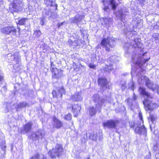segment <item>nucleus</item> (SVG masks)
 Returning a JSON list of instances; mask_svg holds the SVG:
<instances>
[{"instance_id":"nucleus-26","label":"nucleus","mask_w":159,"mask_h":159,"mask_svg":"<svg viewBox=\"0 0 159 159\" xmlns=\"http://www.w3.org/2000/svg\"><path fill=\"white\" fill-rule=\"evenodd\" d=\"M141 39H139L136 38L134 39V43L132 47L134 48H139L141 47V43H140Z\"/></svg>"},{"instance_id":"nucleus-52","label":"nucleus","mask_w":159,"mask_h":159,"mask_svg":"<svg viewBox=\"0 0 159 159\" xmlns=\"http://www.w3.org/2000/svg\"><path fill=\"white\" fill-rule=\"evenodd\" d=\"M43 159H47V158H46V157L43 156Z\"/></svg>"},{"instance_id":"nucleus-42","label":"nucleus","mask_w":159,"mask_h":159,"mask_svg":"<svg viewBox=\"0 0 159 159\" xmlns=\"http://www.w3.org/2000/svg\"><path fill=\"white\" fill-rule=\"evenodd\" d=\"M89 67L91 68L95 69V66L94 64L90 63L89 65Z\"/></svg>"},{"instance_id":"nucleus-34","label":"nucleus","mask_w":159,"mask_h":159,"mask_svg":"<svg viewBox=\"0 0 159 159\" xmlns=\"http://www.w3.org/2000/svg\"><path fill=\"white\" fill-rule=\"evenodd\" d=\"M41 34V32L39 30H37L34 33V35L37 37H39Z\"/></svg>"},{"instance_id":"nucleus-19","label":"nucleus","mask_w":159,"mask_h":159,"mask_svg":"<svg viewBox=\"0 0 159 159\" xmlns=\"http://www.w3.org/2000/svg\"><path fill=\"white\" fill-rule=\"evenodd\" d=\"M98 84L100 86L104 89L107 88V81L106 79L105 78H102L98 79Z\"/></svg>"},{"instance_id":"nucleus-23","label":"nucleus","mask_w":159,"mask_h":159,"mask_svg":"<svg viewBox=\"0 0 159 159\" xmlns=\"http://www.w3.org/2000/svg\"><path fill=\"white\" fill-rule=\"evenodd\" d=\"M32 125V122H29L24 125L23 129L25 133H23L25 134L29 132L31 130Z\"/></svg>"},{"instance_id":"nucleus-21","label":"nucleus","mask_w":159,"mask_h":159,"mask_svg":"<svg viewBox=\"0 0 159 159\" xmlns=\"http://www.w3.org/2000/svg\"><path fill=\"white\" fill-rule=\"evenodd\" d=\"M53 121L54 122L53 126L57 129L60 128L63 126V124L62 122L55 117L53 118Z\"/></svg>"},{"instance_id":"nucleus-40","label":"nucleus","mask_w":159,"mask_h":159,"mask_svg":"<svg viewBox=\"0 0 159 159\" xmlns=\"http://www.w3.org/2000/svg\"><path fill=\"white\" fill-rule=\"evenodd\" d=\"M50 12V11H47L46 10H44L43 12V14H44L45 13V15L46 16L49 15Z\"/></svg>"},{"instance_id":"nucleus-15","label":"nucleus","mask_w":159,"mask_h":159,"mask_svg":"<svg viewBox=\"0 0 159 159\" xmlns=\"http://www.w3.org/2000/svg\"><path fill=\"white\" fill-rule=\"evenodd\" d=\"M89 138L90 139L95 141H96L98 138L99 140H102L103 139L102 133L100 132L97 133L93 131L90 134Z\"/></svg>"},{"instance_id":"nucleus-13","label":"nucleus","mask_w":159,"mask_h":159,"mask_svg":"<svg viewBox=\"0 0 159 159\" xmlns=\"http://www.w3.org/2000/svg\"><path fill=\"white\" fill-rule=\"evenodd\" d=\"M84 17V16L82 13H77L75 17L71 18L70 20L71 22L78 25L82 23Z\"/></svg>"},{"instance_id":"nucleus-58","label":"nucleus","mask_w":159,"mask_h":159,"mask_svg":"<svg viewBox=\"0 0 159 159\" xmlns=\"http://www.w3.org/2000/svg\"><path fill=\"white\" fill-rule=\"evenodd\" d=\"M1 147H2H2H3V146H1Z\"/></svg>"},{"instance_id":"nucleus-53","label":"nucleus","mask_w":159,"mask_h":159,"mask_svg":"<svg viewBox=\"0 0 159 159\" xmlns=\"http://www.w3.org/2000/svg\"><path fill=\"white\" fill-rule=\"evenodd\" d=\"M3 84V82L1 83L0 84V86H2V85Z\"/></svg>"},{"instance_id":"nucleus-20","label":"nucleus","mask_w":159,"mask_h":159,"mask_svg":"<svg viewBox=\"0 0 159 159\" xmlns=\"http://www.w3.org/2000/svg\"><path fill=\"white\" fill-rule=\"evenodd\" d=\"M110 61H107V63L106 64L105 67L104 68V70L105 72H110L113 69V62L110 61V59H109Z\"/></svg>"},{"instance_id":"nucleus-55","label":"nucleus","mask_w":159,"mask_h":159,"mask_svg":"<svg viewBox=\"0 0 159 159\" xmlns=\"http://www.w3.org/2000/svg\"><path fill=\"white\" fill-rule=\"evenodd\" d=\"M125 33L126 34H127V32H126L125 31Z\"/></svg>"},{"instance_id":"nucleus-10","label":"nucleus","mask_w":159,"mask_h":159,"mask_svg":"<svg viewBox=\"0 0 159 159\" xmlns=\"http://www.w3.org/2000/svg\"><path fill=\"white\" fill-rule=\"evenodd\" d=\"M92 100L95 103V106L98 110H100L103 104L104 103L105 100L102 98H100L98 94H95L92 97Z\"/></svg>"},{"instance_id":"nucleus-2","label":"nucleus","mask_w":159,"mask_h":159,"mask_svg":"<svg viewBox=\"0 0 159 159\" xmlns=\"http://www.w3.org/2000/svg\"><path fill=\"white\" fill-rule=\"evenodd\" d=\"M102 3L103 6L102 9L105 14L110 12V10L109 6H110L111 9L115 11L118 5L115 0H103Z\"/></svg>"},{"instance_id":"nucleus-22","label":"nucleus","mask_w":159,"mask_h":159,"mask_svg":"<svg viewBox=\"0 0 159 159\" xmlns=\"http://www.w3.org/2000/svg\"><path fill=\"white\" fill-rule=\"evenodd\" d=\"M129 11L125 7L121 8L120 11H119V16L120 18L122 20L124 18L125 15L127 14H125V12H128Z\"/></svg>"},{"instance_id":"nucleus-41","label":"nucleus","mask_w":159,"mask_h":159,"mask_svg":"<svg viewBox=\"0 0 159 159\" xmlns=\"http://www.w3.org/2000/svg\"><path fill=\"white\" fill-rule=\"evenodd\" d=\"M155 91L157 90V93H159V86L157 85H155Z\"/></svg>"},{"instance_id":"nucleus-39","label":"nucleus","mask_w":159,"mask_h":159,"mask_svg":"<svg viewBox=\"0 0 159 159\" xmlns=\"http://www.w3.org/2000/svg\"><path fill=\"white\" fill-rule=\"evenodd\" d=\"M72 46L73 48H75L76 46L79 45V42L78 40H75L73 41L72 43Z\"/></svg>"},{"instance_id":"nucleus-28","label":"nucleus","mask_w":159,"mask_h":159,"mask_svg":"<svg viewBox=\"0 0 159 159\" xmlns=\"http://www.w3.org/2000/svg\"><path fill=\"white\" fill-rule=\"evenodd\" d=\"M97 110H98L96 107L95 108L93 107H89V112L90 116H93L95 115Z\"/></svg>"},{"instance_id":"nucleus-33","label":"nucleus","mask_w":159,"mask_h":159,"mask_svg":"<svg viewBox=\"0 0 159 159\" xmlns=\"http://www.w3.org/2000/svg\"><path fill=\"white\" fill-rule=\"evenodd\" d=\"M129 87L131 90H134V83L133 82L131 81L129 84Z\"/></svg>"},{"instance_id":"nucleus-50","label":"nucleus","mask_w":159,"mask_h":159,"mask_svg":"<svg viewBox=\"0 0 159 159\" xmlns=\"http://www.w3.org/2000/svg\"><path fill=\"white\" fill-rule=\"evenodd\" d=\"M3 157L2 156V154L0 153V159H3Z\"/></svg>"},{"instance_id":"nucleus-1","label":"nucleus","mask_w":159,"mask_h":159,"mask_svg":"<svg viewBox=\"0 0 159 159\" xmlns=\"http://www.w3.org/2000/svg\"><path fill=\"white\" fill-rule=\"evenodd\" d=\"M139 92L140 93L143 95L145 98V100L143 101V104L145 107L146 110L152 111L154 109L158 107L157 104L152 103L150 99L152 98V96L148 92H146L145 88L140 87Z\"/></svg>"},{"instance_id":"nucleus-48","label":"nucleus","mask_w":159,"mask_h":159,"mask_svg":"<svg viewBox=\"0 0 159 159\" xmlns=\"http://www.w3.org/2000/svg\"><path fill=\"white\" fill-rule=\"evenodd\" d=\"M126 87L125 84H123L121 86V88L122 90H124Z\"/></svg>"},{"instance_id":"nucleus-3","label":"nucleus","mask_w":159,"mask_h":159,"mask_svg":"<svg viewBox=\"0 0 159 159\" xmlns=\"http://www.w3.org/2000/svg\"><path fill=\"white\" fill-rule=\"evenodd\" d=\"M114 38L108 37L107 38H104L102 40L101 44V46L105 49L106 51L109 52L110 48L109 47L113 48L115 46Z\"/></svg>"},{"instance_id":"nucleus-9","label":"nucleus","mask_w":159,"mask_h":159,"mask_svg":"<svg viewBox=\"0 0 159 159\" xmlns=\"http://www.w3.org/2000/svg\"><path fill=\"white\" fill-rule=\"evenodd\" d=\"M44 135V132L42 129H39L35 132H33L30 134L29 138L33 140H39L42 139Z\"/></svg>"},{"instance_id":"nucleus-16","label":"nucleus","mask_w":159,"mask_h":159,"mask_svg":"<svg viewBox=\"0 0 159 159\" xmlns=\"http://www.w3.org/2000/svg\"><path fill=\"white\" fill-rule=\"evenodd\" d=\"M65 91L63 87L59 88L56 90H53L52 92V94L54 97L57 98H61L62 94L65 93Z\"/></svg>"},{"instance_id":"nucleus-35","label":"nucleus","mask_w":159,"mask_h":159,"mask_svg":"<svg viewBox=\"0 0 159 159\" xmlns=\"http://www.w3.org/2000/svg\"><path fill=\"white\" fill-rule=\"evenodd\" d=\"M72 116L71 115L70 113H69L67 115H66L65 117V119L69 120L71 119Z\"/></svg>"},{"instance_id":"nucleus-11","label":"nucleus","mask_w":159,"mask_h":159,"mask_svg":"<svg viewBox=\"0 0 159 159\" xmlns=\"http://www.w3.org/2000/svg\"><path fill=\"white\" fill-rule=\"evenodd\" d=\"M118 120H110L103 123V126L109 129H115L116 125L119 123Z\"/></svg>"},{"instance_id":"nucleus-54","label":"nucleus","mask_w":159,"mask_h":159,"mask_svg":"<svg viewBox=\"0 0 159 159\" xmlns=\"http://www.w3.org/2000/svg\"><path fill=\"white\" fill-rule=\"evenodd\" d=\"M141 0L143 1H144L145 0Z\"/></svg>"},{"instance_id":"nucleus-56","label":"nucleus","mask_w":159,"mask_h":159,"mask_svg":"<svg viewBox=\"0 0 159 159\" xmlns=\"http://www.w3.org/2000/svg\"><path fill=\"white\" fill-rule=\"evenodd\" d=\"M3 147L4 148H5V146H3Z\"/></svg>"},{"instance_id":"nucleus-4","label":"nucleus","mask_w":159,"mask_h":159,"mask_svg":"<svg viewBox=\"0 0 159 159\" xmlns=\"http://www.w3.org/2000/svg\"><path fill=\"white\" fill-rule=\"evenodd\" d=\"M146 53L143 54L142 55L140 54H135L134 53L132 55V60L133 62L139 66H141L146 62L148 61V59H143L142 57L145 55Z\"/></svg>"},{"instance_id":"nucleus-12","label":"nucleus","mask_w":159,"mask_h":159,"mask_svg":"<svg viewBox=\"0 0 159 159\" xmlns=\"http://www.w3.org/2000/svg\"><path fill=\"white\" fill-rule=\"evenodd\" d=\"M140 79L141 81L142 80H144L145 81L146 85L148 88L152 89L153 91H155V85H154L153 83L150 81L148 78L145 76H142L140 79L139 80V81ZM143 83V82L142 81L140 82V84Z\"/></svg>"},{"instance_id":"nucleus-18","label":"nucleus","mask_w":159,"mask_h":159,"mask_svg":"<svg viewBox=\"0 0 159 159\" xmlns=\"http://www.w3.org/2000/svg\"><path fill=\"white\" fill-rule=\"evenodd\" d=\"M80 92L76 93L74 95L71 96L70 100L73 101H80L82 100V98L81 97Z\"/></svg>"},{"instance_id":"nucleus-25","label":"nucleus","mask_w":159,"mask_h":159,"mask_svg":"<svg viewBox=\"0 0 159 159\" xmlns=\"http://www.w3.org/2000/svg\"><path fill=\"white\" fill-rule=\"evenodd\" d=\"M27 105V104L25 102L20 103L18 104H14L16 111H18L23 107H25Z\"/></svg>"},{"instance_id":"nucleus-51","label":"nucleus","mask_w":159,"mask_h":159,"mask_svg":"<svg viewBox=\"0 0 159 159\" xmlns=\"http://www.w3.org/2000/svg\"><path fill=\"white\" fill-rule=\"evenodd\" d=\"M2 78L3 77L1 76V75H0V82L2 80Z\"/></svg>"},{"instance_id":"nucleus-38","label":"nucleus","mask_w":159,"mask_h":159,"mask_svg":"<svg viewBox=\"0 0 159 159\" xmlns=\"http://www.w3.org/2000/svg\"><path fill=\"white\" fill-rule=\"evenodd\" d=\"M40 158L39 154L37 153L34 156L32 157L30 159H39Z\"/></svg>"},{"instance_id":"nucleus-24","label":"nucleus","mask_w":159,"mask_h":159,"mask_svg":"<svg viewBox=\"0 0 159 159\" xmlns=\"http://www.w3.org/2000/svg\"><path fill=\"white\" fill-rule=\"evenodd\" d=\"M137 99V97L135 93H134L132 98H128L126 100L127 104L129 106H132Z\"/></svg>"},{"instance_id":"nucleus-31","label":"nucleus","mask_w":159,"mask_h":159,"mask_svg":"<svg viewBox=\"0 0 159 159\" xmlns=\"http://www.w3.org/2000/svg\"><path fill=\"white\" fill-rule=\"evenodd\" d=\"M27 20V19L26 18H22L19 20L18 24L20 25H24Z\"/></svg>"},{"instance_id":"nucleus-59","label":"nucleus","mask_w":159,"mask_h":159,"mask_svg":"<svg viewBox=\"0 0 159 159\" xmlns=\"http://www.w3.org/2000/svg\"><path fill=\"white\" fill-rule=\"evenodd\" d=\"M19 30H20V28H19Z\"/></svg>"},{"instance_id":"nucleus-43","label":"nucleus","mask_w":159,"mask_h":159,"mask_svg":"<svg viewBox=\"0 0 159 159\" xmlns=\"http://www.w3.org/2000/svg\"><path fill=\"white\" fill-rule=\"evenodd\" d=\"M139 117L140 119L141 120V121L142 122H143V117L142 115V113L141 112H139Z\"/></svg>"},{"instance_id":"nucleus-36","label":"nucleus","mask_w":159,"mask_h":159,"mask_svg":"<svg viewBox=\"0 0 159 159\" xmlns=\"http://www.w3.org/2000/svg\"><path fill=\"white\" fill-rule=\"evenodd\" d=\"M150 120L152 123H153L156 119V116L150 114Z\"/></svg>"},{"instance_id":"nucleus-45","label":"nucleus","mask_w":159,"mask_h":159,"mask_svg":"<svg viewBox=\"0 0 159 159\" xmlns=\"http://www.w3.org/2000/svg\"><path fill=\"white\" fill-rule=\"evenodd\" d=\"M45 20L44 19H42L41 20V21L40 22V24L42 26H43L45 22Z\"/></svg>"},{"instance_id":"nucleus-32","label":"nucleus","mask_w":159,"mask_h":159,"mask_svg":"<svg viewBox=\"0 0 159 159\" xmlns=\"http://www.w3.org/2000/svg\"><path fill=\"white\" fill-rule=\"evenodd\" d=\"M50 6L51 7H53V9L55 10H57V5L56 3L55 2H51V3L50 4Z\"/></svg>"},{"instance_id":"nucleus-8","label":"nucleus","mask_w":159,"mask_h":159,"mask_svg":"<svg viewBox=\"0 0 159 159\" xmlns=\"http://www.w3.org/2000/svg\"><path fill=\"white\" fill-rule=\"evenodd\" d=\"M1 31L3 34L14 35L16 34L17 30L16 28L14 26L8 25L1 28Z\"/></svg>"},{"instance_id":"nucleus-17","label":"nucleus","mask_w":159,"mask_h":159,"mask_svg":"<svg viewBox=\"0 0 159 159\" xmlns=\"http://www.w3.org/2000/svg\"><path fill=\"white\" fill-rule=\"evenodd\" d=\"M52 72V77L53 78L59 79L63 76V73L61 70L54 68Z\"/></svg>"},{"instance_id":"nucleus-29","label":"nucleus","mask_w":159,"mask_h":159,"mask_svg":"<svg viewBox=\"0 0 159 159\" xmlns=\"http://www.w3.org/2000/svg\"><path fill=\"white\" fill-rule=\"evenodd\" d=\"M103 21L106 25L108 24L109 23L111 22L112 21V19L111 18H103Z\"/></svg>"},{"instance_id":"nucleus-7","label":"nucleus","mask_w":159,"mask_h":159,"mask_svg":"<svg viewBox=\"0 0 159 159\" xmlns=\"http://www.w3.org/2000/svg\"><path fill=\"white\" fill-rule=\"evenodd\" d=\"M7 57L10 62H12L13 64H17V66H19L20 61V58L18 52H16L13 54L9 53L7 54Z\"/></svg>"},{"instance_id":"nucleus-14","label":"nucleus","mask_w":159,"mask_h":159,"mask_svg":"<svg viewBox=\"0 0 159 159\" xmlns=\"http://www.w3.org/2000/svg\"><path fill=\"white\" fill-rule=\"evenodd\" d=\"M135 132L139 135L144 134L146 135L147 131L143 122L142 123V124L140 123L138 125L137 127L135 128Z\"/></svg>"},{"instance_id":"nucleus-49","label":"nucleus","mask_w":159,"mask_h":159,"mask_svg":"<svg viewBox=\"0 0 159 159\" xmlns=\"http://www.w3.org/2000/svg\"><path fill=\"white\" fill-rule=\"evenodd\" d=\"M126 30H127V31H128L129 32H131L132 30L131 29H129L128 28Z\"/></svg>"},{"instance_id":"nucleus-44","label":"nucleus","mask_w":159,"mask_h":159,"mask_svg":"<svg viewBox=\"0 0 159 159\" xmlns=\"http://www.w3.org/2000/svg\"><path fill=\"white\" fill-rule=\"evenodd\" d=\"M73 42V41H72L70 39H69L68 41V43L70 45V46H72V43Z\"/></svg>"},{"instance_id":"nucleus-57","label":"nucleus","mask_w":159,"mask_h":159,"mask_svg":"<svg viewBox=\"0 0 159 159\" xmlns=\"http://www.w3.org/2000/svg\"><path fill=\"white\" fill-rule=\"evenodd\" d=\"M158 2H159V0H157Z\"/></svg>"},{"instance_id":"nucleus-5","label":"nucleus","mask_w":159,"mask_h":159,"mask_svg":"<svg viewBox=\"0 0 159 159\" xmlns=\"http://www.w3.org/2000/svg\"><path fill=\"white\" fill-rule=\"evenodd\" d=\"M23 3L21 0H14L13 3L9 6L11 11L19 12L22 10Z\"/></svg>"},{"instance_id":"nucleus-46","label":"nucleus","mask_w":159,"mask_h":159,"mask_svg":"<svg viewBox=\"0 0 159 159\" xmlns=\"http://www.w3.org/2000/svg\"><path fill=\"white\" fill-rule=\"evenodd\" d=\"M64 22H65L63 21V22H61L60 23H58L57 25V26L58 27H61V26L64 24Z\"/></svg>"},{"instance_id":"nucleus-27","label":"nucleus","mask_w":159,"mask_h":159,"mask_svg":"<svg viewBox=\"0 0 159 159\" xmlns=\"http://www.w3.org/2000/svg\"><path fill=\"white\" fill-rule=\"evenodd\" d=\"M81 107L78 104L73 105L72 107V111L75 114H78L80 112Z\"/></svg>"},{"instance_id":"nucleus-47","label":"nucleus","mask_w":159,"mask_h":159,"mask_svg":"<svg viewBox=\"0 0 159 159\" xmlns=\"http://www.w3.org/2000/svg\"><path fill=\"white\" fill-rule=\"evenodd\" d=\"M53 66H54V65L53 64V63L51 62V71H52V70H53L54 69V67H52Z\"/></svg>"},{"instance_id":"nucleus-37","label":"nucleus","mask_w":159,"mask_h":159,"mask_svg":"<svg viewBox=\"0 0 159 159\" xmlns=\"http://www.w3.org/2000/svg\"><path fill=\"white\" fill-rule=\"evenodd\" d=\"M3 85L2 86H0V87H2V88L0 89V91H1V92L4 91L5 92L6 91L7 89L6 87V84H4V83H3Z\"/></svg>"},{"instance_id":"nucleus-6","label":"nucleus","mask_w":159,"mask_h":159,"mask_svg":"<svg viewBox=\"0 0 159 159\" xmlns=\"http://www.w3.org/2000/svg\"><path fill=\"white\" fill-rule=\"evenodd\" d=\"M62 151L63 149L61 145L57 144L54 148L49 151L48 154L51 158H54L57 157H59L61 154Z\"/></svg>"},{"instance_id":"nucleus-30","label":"nucleus","mask_w":159,"mask_h":159,"mask_svg":"<svg viewBox=\"0 0 159 159\" xmlns=\"http://www.w3.org/2000/svg\"><path fill=\"white\" fill-rule=\"evenodd\" d=\"M152 36L154 38L155 40H156V43H159V34L154 33L153 34Z\"/></svg>"}]
</instances>
